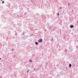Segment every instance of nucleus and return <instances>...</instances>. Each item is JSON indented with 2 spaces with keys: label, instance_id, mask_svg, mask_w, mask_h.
Masks as SVG:
<instances>
[{
  "label": "nucleus",
  "instance_id": "cd10ccee",
  "mask_svg": "<svg viewBox=\"0 0 78 78\" xmlns=\"http://www.w3.org/2000/svg\"><path fill=\"white\" fill-rule=\"evenodd\" d=\"M15 15H17V13H16L15 14Z\"/></svg>",
  "mask_w": 78,
  "mask_h": 78
},
{
  "label": "nucleus",
  "instance_id": "9b49d317",
  "mask_svg": "<svg viewBox=\"0 0 78 78\" xmlns=\"http://www.w3.org/2000/svg\"><path fill=\"white\" fill-rule=\"evenodd\" d=\"M35 43V44H36V45H38V44H39V43H37V42H36Z\"/></svg>",
  "mask_w": 78,
  "mask_h": 78
},
{
  "label": "nucleus",
  "instance_id": "0eeeda50",
  "mask_svg": "<svg viewBox=\"0 0 78 78\" xmlns=\"http://www.w3.org/2000/svg\"><path fill=\"white\" fill-rule=\"evenodd\" d=\"M29 61L30 62H33V61L32 60H31V59H30L29 60Z\"/></svg>",
  "mask_w": 78,
  "mask_h": 78
},
{
  "label": "nucleus",
  "instance_id": "4be33fe9",
  "mask_svg": "<svg viewBox=\"0 0 78 78\" xmlns=\"http://www.w3.org/2000/svg\"><path fill=\"white\" fill-rule=\"evenodd\" d=\"M59 9H62V7H61L59 8Z\"/></svg>",
  "mask_w": 78,
  "mask_h": 78
},
{
  "label": "nucleus",
  "instance_id": "bb28decb",
  "mask_svg": "<svg viewBox=\"0 0 78 78\" xmlns=\"http://www.w3.org/2000/svg\"><path fill=\"white\" fill-rule=\"evenodd\" d=\"M76 47H77V48H78V46H76Z\"/></svg>",
  "mask_w": 78,
  "mask_h": 78
},
{
  "label": "nucleus",
  "instance_id": "1a4fd4ad",
  "mask_svg": "<svg viewBox=\"0 0 78 78\" xmlns=\"http://www.w3.org/2000/svg\"><path fill=\"white\" fill-rule=\"evenodd\" d=\"M13 25V27H16V24H14Z\"/></svg>",
  "mask_w": 78,
  "mask_h": 78
},
{
  "label": "nucleus",
  "instance_id": "6ab92c4d",
  "mask_svg": "<svg viewBox=\"0 0 78 78\" xmlns=\"http://www.w3.org/2000/svg\"><path fill=\"white\" fill-rule=\"evenodd\" d=\"M57 16H59V13H58L57 14Z\"/></svg>",
  "mask_w": 78,
  "mask_h": 78
},
{
  "label": "nucleus",
  "instance_id": "412c9836",
  "mask_svg": "<svg viewBox=\"0 0 78 78\" xmlns=\"http://www.w3.org/2000/svg\"><path fill=\"white\" fill-rule=\"evenodd\" d=\"M51 41H53V38H52L51 39Z\"/></svg>",
  "mask_w": 78,
  "mask_h": 78
},
{
  "label": "nucleus",
  "instance_id": "f3484780",
  "mask_svg": "<svg viewBox=\"0 0 78 78\" xmlns=\"http://www.w3.org/2000/svg\"><path fill=\"white\" fill-rule=\"evenodd\" d=\"M30 36H33V34H32Z\"/></svg>",
  "mask_w": 78,
  "mask_h": 78
},
{
  "label": "nucleus",
  "instance_id": "b1692460",
  "mask_svg": "<svg viewBox=\"0 0 78 78\" xmlns=\"http://www.w3.org/2000/svg\"><path fill=\"white\" fill-rule=\"evenodd\" d=\"M24 33H25L23 32V35H24Z\"/></svg>",
  "mask_w": 78,
  "mask_h": 78
},
{
  "label": "nucleus",
  "instance_id": "20e7f679",
  "mask_svg": "<svg viewBox=\"0 0 78 78\" xmlns=\"http://www.w3.org/2000/svg\"><path fill=\"white\" fill-rule=\"evenodd\" d=\"M6 18H5L3 19L2 20V21L3 22H6Z\"/></svg>",
  "mask_w": 78,
  "mask_h": 78
},
{
  "label": "nucleus",
  "instance_id": "393cba45",
  "mask_svg": "<svg viewBox=\"0 0 78 78\" xmlns=\"http://www.w3.org/2000/svg\"><path fill=\"white\" fill-rule=\"evenodd\" d=\"M13 50H14V49L13 48V49H12V50H11V51H12Z\"/></svg>",
  "mask_w": 78,
  "mask_h": 78
},
{
  "label": "nucleus",
  "instance_id": "a211bd4d",
  "mask_svg": "<svg viewBox=\"0 0 78 78\" xmlns=\"http://www.w3.org/2000/svg\"><path fill=\"white\" fill-rule=\"evenodd\" d=\"M27 14V12H25V13H24V15L25 16H26V14Z\"/></svg>",
  "mask_w": 78,
  "mask_h": 78
},
{
  "label": "nucleus",
  "instance_id": "9d476101",
  "mask_svg": "<svg viewBox=\"0 0 78 78\" xmlns=\"http://www.w3.org/2000/svg\"><path fill=\"white\" fill-rule=\"evenodd\" d=\"M15 35H16V36H17V32L16 31H15Z\"/></svg>",
  "mask_w": 78,
  "mask_h": 78
},
{
  "label": "nucleus",
  "instance_id": "39448f33",
  "mask_svg": "<svg viewBox=\"0 0 78 78\" xmlns=\"http://www.w3.org/2000/svg\"><path fill=\"white\" fill-rule=\"evenodd\" d=\"M70 27L71 28H74V26L73 25H71L70 26Z\"/></svg>",
  "mask_w": 78,
  "mask_h": 78
},
{
  "label": "nucleus",
  "instance_id": "aec40b11",
  "mask_svg": "<svg viewBox=\"0 0 78 78\" xmlns=\"http://www.w3.org/2000/svg\"><path fill=\"white\" fill-rule=\"evenodd\" d=\"M70 3H68V6H69V5H70Z\"/></svg>",
  "mask_w": 78,
  "mask_h": 78
},
{
  "label": "nucleus",
  "instance_id": "2eb2a0df",
  "mask_svg": "<svg viewBox=\"0 0 78 78\" xmlns=\"http://www.w3.org/2000/svg\"><path fill=\"white\" fill-rule=\"evenodd\" d=\"M3 3H5V2L3 1H2V4H3Z\"/></svg>",
  "mask_w": 78,
  "mask_h": 78
},
{
  "label": "nucleus",
  "instance_id": "7c9ffc66",
  "mask_svg": "<svg viewBox=\"0 0 78 78\" xmlns=\"http://www.w3.org/2000/svg\"><path fill=\"white\" fill-rule=\"evenodd\" d=\"M0 60H1V58H0Z\"/></svg>",
  "mask_w": 78,
  "mask_h": 78
},
{
  "label": "nucleus",
  "instance_id": "c85d7f7f",
  "mask_svg": "<svg viewBox=\"0 0 78 78\" xmlns=\"http://www.w3.org/2000/svg\"><path fill=\"white\" fill-rule=\"evenodd\" d=\"M38 42H39V40H38Z\"/></svg>",
  "mask_w": 78,
  "mask_h": 78
},
{
  "label": "nucleus",
  "instance_id": "5701e85b",
  "mask_svg": "<svg viewBox=\"0 0 78 78\" xmlns=\"http://www.w3.org/2000/svg\"><path fill=\"white\" fill-rule=\"evenodd\" d=\"M8 38H7L6 39V41H8Z\"/></svg>",
  "mask_w": 78,
  "mask_h": 78
},
{
  "label": "nucleus",
  "instance_id": "7ed1b4c3",
  "mask_svg": "<svg viewBox=\"0 0 78 78\" xmlns=\"http://www.w3.org/2000/svg\"><path fill=\"white\" fill-rule=\"evenodd\" d=\"M42 41H43V40L42 38H40L39 39V42L41 43V42H42Z\"/></svg>",
  "mask_w": 78,
  "mask_h": 78
},
{
  "label": "nucleus",
  "instance_id": "473e14b6",
  "mask_svg": "<svg viewBox=\"0 0 78 78\" xmlns=\"http://www.w3.org/2000/svg\"><path fill=\"white\" fill-rule=\"evenodd\" d=\"M66 51H67V50H66Z\"/></svg>",
  "mask_w": 78,
  "mask_h": 78
},
{
  "label": "nucleus",
  "instance_id": "ddd939ff",
  "mask_svg": "<svg viewBox=\"0 0 78 78\" xmlns=\"http://www.w3.org/2000/svg\"><path fill=\"white\" fill-rule=\"evenodd\" d=\"M20 10H21V11H22V10H23V8L21 7L20 8Z\"/></svg>",
  "mask_w": 78,
  "mask_h": 78
},
{
  "label": "nucleus",
  "instance_id": "f257e3e1",
  "mask_svg": "<svg viewBox=\"0 0 78 78\" xmlns=\"http://www.w3.org/2000/svg\"><path fill=\"white\" fill-rule=\"evenodd\" d=\"M9 28L10 30H13V28H12V26H10L9 27Z\"/></svg>",
  "mask_w": 78,
  "mask_h": 78
},
{
  "label": "nucleus",
  "instance_id": "f03ea898",
  "mask_svg": "<svg viewBox=\"0 0 78 78\" xmlns=\"http://www.w3.org/2000/svg\"><path fill=\"white\" fill-rule=\"evenodd\" d=\"M17 25L19 27H21V26H22V24L20 23H18L17 24Z\"/></svg>",
  "mask_w": 78,
  "mask_h": 78
},
{
  "label": "nucleus",
  "instance_id": "423d86ee",
  "mask_svg": "<svg viewBox=\"0 0 78 78\" xmlns=\"http://www.w3.org/2000/svg\"><path fill=\"white\" fill-rule=\"evenodd\" d=\"M52 28V26H50L49 27L48 29H49V30H51V29Z\"/></svg>",
  "mask_w": 78,
  "mask_h": 78
},
{
  "label": "nucleus",
  "instance_id": "6e6552de",
  "mask_svg": "<svg viewBox=\"0 0 78 78\" xmlns=\"http://www.w3.org/2000/svg\"><path fill=\"white\" fill-rule=\"evenodd\" d=\"M69 67H72V64H70L69 65Z\"/></svg>",
  "mask_w": 78,
  "mask_h": 78
},
{
  "label": "nucleus",
  "instance_id": "2f4dec72",
  "mask_svg": "<svg viewBox=\"0 0 78 78\" xmlns=\"http://www.w3.org/2000/svg\"><path fill=\"white\" fill-rule=\"evenodd\" d=\"M1 0V1H2V0Z\"/></svg>",
  "mask_w": 78,
  "mask_h": 78
},
{
  "label": "nucleus",
  "instance_id": "dca6fc26",
  "mask_svg": "<svg viewBox=\"0 0 78 78\" xmlns=\"http://www.w3.org/2000/svg\"><path fill=\"white\" fill-rule=\"evenodd\" d=\"M39 13H37L36 14V15L37 16H39Z\"/></svg>",
  "mask_w": 78,
  "mask_h": 78
},
{
  "label": "nucleus",
  "instance_id": "c756f323",
  "mask_svg": "<svg viewBox=\"0 0 78 78\" xmlns=\"http://www.w3.org/2000/svg\"><path fill=\"white\" fill-rule=\"evenodd\" d=\"M34 70H36V69H34Z\"/></svg>",
  "mask_w": 78,
  "mask_h": 78
},
{
  "label": "nucleus",
  "instance_id": "4468645a",
  "mask_svg": "<svg viewBox=\"0 0 78 78\" xmlns=\"http://www.w3.org/2000/svg\"><path fill=\"white\" fill-rule=\"evenodd\" d=\"M29 71H30V70H29V69H28V70L27 71V73H28Z\"/></svg>",
  "mask_w": 78,
  "mask_h": 78
},
{
  "label": "nucleus",
  "instance_id": "f8f14e48",
  "mask_svg": "<svg viewBox=\"0 0 78 78\" xmlns=\"http://www.w3.org/2000/svg\"><path fill=\"white\" fill-rule=\"evenodd\" d=\"M11 24H12V25H13V24H14V22L13 21H11Z\"/></svg>",
  "mask_w": 78,
  "mask_h": 78
},
{
  "label": "nucleus",
  "instance_id": "a878e982",
  "mask_svg": "<svg viewBox=\"0 0 78 78\" xmlns=\"http://www.w3.org/2000/svg\"><path fill=\"white\" fill-rule=\"evenodd\" d=\"M15 38V37H14V38H13V37H12V39H14Z\"/></svg>",
  "mask_w": 78,
  "mask_h": 78
}]
</instances>
